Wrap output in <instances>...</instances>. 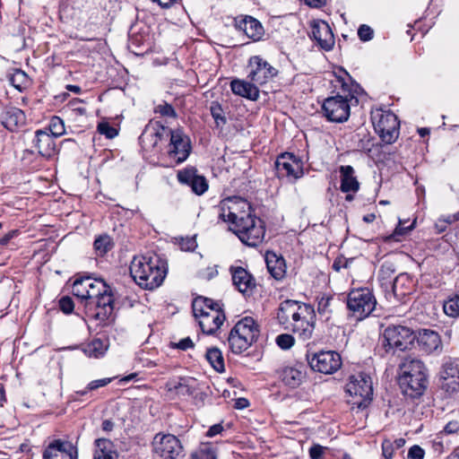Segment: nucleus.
Segmentation results:
<instances>
[{
  "instance_id": "4be33fe9",
  "label": "nucleus",
  "mask_w": 459,
  "mask_h": 459,
  "mask_svg": "<svg viewBox=\"0 0 459 459\" xmlns=\"http://www.w3.org/2000/svg\"><path fill=\"white\" fill-rule=\"evenodd\" d=\"M235 27L245 35L257 41L262 39L264 30L261 22L255 18L249 15H240L235 18Z\"/></svg>"
},
{
  "instance_id": "8fccbe9b",
  "label": "nucleus",
  "mask_w": 459,
  "mask_h": 459,
  "mask_svg": "<svg viewBox=\"0 0 459 459\" xmlns=\"http://www.w3.org/2000/svg\"><path fill=\"white\" fill-rule=\"evenodd\" d=\"M98 132L105 135L108 139H113L118 134V131L108 122H101L98 125Z\"/></svg>"
},
{
  "instance_id": "c03bdc74",
  "label": "nucleus",
  "mask_w": 459,
  "mask_h": 459,
  "mask_svg": "<svg viewBox=\"0 0 459 459\" xmlns=\"http://www.w3.org/2000/svg\"><path fill=\"white\" fill-rule=\"evenodd\" d=\"M94 250L100 256L104 255L112 247V241L109 236L102 235L98 237L93 243Z\"/></svg>"
},
{
  "instance_id": "dca6fc26",
  "label": "nucleus",
  "mask_w": 459,
  "mask_h": 459,
  "mask_svg": "<svg viewBox=\"0 0 459 459\" xmlns=\"http://www.w3.org/2000/svg\"><path fill=\"white\" fill-rule=\"evenodd\" d=\"M248 68L247 79L253 82L257 87L266 83L278 73L276 68L259 56L250 57Z\"/></svg>"
},
{
  "instance_id": "680f3d73",
  "label": "nucleus",
  "mask_w": 459,
  "mask_h": 459,
  "mask_svg": "<svg viewBox=\"0 0 459 459\" xmlns=\"http://www.w3.org/2000/svg\"><path fill=\"white\" fill-rule=\"evenodd\" d=\"M412 228H413V223H411L409 227H403V223H402V221L400 220L397 227L395 228L393 235L390 238H395L396 240H398L396 238L397 236H402V235L406 234Z\"/></svg>"
},
{
  "instance_id": "052dcab7",
  "label": "nucleus",
  "mask_w": 459,
  "mask_h": 459,
  "mask_svg": "<svg viewBox=\"0 0 459 459\" xmlns=\"http://www.w3.org/2000/svg\"><path fill=\"white\" fill-rule=\"evenodd\" d=\"M383 455L386 459H391L394 451V443L390 440H384L382 444Z\"/></svg>"
},
{
  "instance_id": "3c124183",
  "label": "nucleus",
  "mask_w": 459,
  "mask_h": 459,
  "mask_svg": "<svg viewBox=\"0 0 459 459\" xmlns=\"http://www.w3.org/2000/svg\"><path fill=\"white\" fill-rule=\"evenodd\" d=\"M277 345L282 350L290 349L295 342V340L292 335L289 333H281L276 337Z\"/></svg>"
},
{
  "instance_id": "423d86ee",
  "label": "nucleus",
  "mask_w": 459,
  "mask_h": 459,
  "mask_svg": "<svg viewBox=\"0 0 459 459\" xmlns=\"http://www.w3.org/2000/svg\"><path fill=\"white\" fill-rule=\"evenodd\" d=\"M259 335L258 326L252 317L239 320L230 330L228 343L233 353L240 354L247 351Z\"/></svg>"
},
{
  "instance_id": "cd10ccee",
  "label": "nucleus",
  "mask_w": 459,
  "mask_h": 459,
  "mask_svg": "<svg viewBox=\"0 0 459 459\" xmlns=\"http://www.w3.org/2000/svg\"><path fill=\"white\" fill-rule=\"evenodd\" d=\"M33 143L39 153L46 158H50L56 153V143L54 137L47 130H37Z\"/></svg>"
},
{
  "instance_id": "ddd939ff",
  "label": "nucleus",
  "mask_w": 459,
  "mask_h": 459,
  "mask_svg": "<svg viewBox=\"0 0 459 459\" xmlns=\"http://www.w3.org/2000/svg\"><path fill=\"white\" fill-rule=\"evenodd\" d=\"M152 446L154 455L162 459H178L183 455L180 440L171 434H157Z\"/></svg>"
},
{
  "instance_id": "c9c22d12",
  "label": "nucleus",
  "mask_w": 459,
  "mask_h": 459,
  "mask_svg": "<svg viewBox=\"0 0 459 459\" xmlns=\"http://www.w3.org/2000/svg\"><path fill=\"white\" fill-rule=\"evenodd\" d=\"M94 459H117V454L112 450V444L109 440H96Z\"/></svg>"
},
{
  "instance_id": "bf43d9fd",
  "label": "nucleus",
  "mask_w": 459,
  "mask_h": 459,
  "mask_svg": "<svg viewBox=\"0 0 459 459\" xmlns=\"http://www.w3.org/2000/svg\"><path fill=\"white\" fill-rule=\"evenodd\" d=\"M325 447L320 445H314L309 448V456L311 459H322Z\"/></svg>"
},
{
  "instance_id": "b1692460",
  "label": "nucleus",
  "mask_w": 459,
  "mask_h": 459,
  "mask_svg": "<svg viewBox=\"0 0 459 459\" xmlns=\"http://www.w3.org/2000/svg\"><path fill=\"white\" fill-rule=\"evenodd\" d=\"M230 273L232 282L239 292L247 295L252 293L255 287V281L246 269L240 266H232L230 267Z\"/></svg>"
},
{
  "instance_id": "6e6d98bb",
  "label": "nucleus",
  "mask_w": 459,
  "mask_h": 459,
  "mask_svg": "<svg viewBox=\"0 0 459 459\" xmlns=\"http://www.w3.org/2000/svg\"><path fill=\"white\" fill-rule=\"evenodd\" d=\"M59 307H60V309L65 314H70L74 310V304L73 299L70 297H63L59 300Z\"/></svg>"
},
{
  "instance_id": "aec40b11",
  "label": "nucleus",
  "mask_w": 459,
  "mask_h": 459,
  "mask_svg": "<svg viewBox=\"0 0 459 459\" xmlns=\"http://www.w3.org/2000/svg\"><path fill=\"white\" fill-rule=\"evenodd\" d=\"M165 387L169 398L181 400L192 396L195 389V380L186 377L169 379Z\"/></svg>"
},
{
  "instance_id": "774afa93",
  "label": "nucleus",
  "mask_w": 459,
  "mask_h": 459,
  "mask_svg": "<svg viewBox=\"0 0 459 459\" xmlns=\"http://www.w3.org/2000/svg\"><path fill=\"white\" fill-rule=\"evenodd\" d=\"M18 230H11L0 238L1 245H7L9 241L18 235Z\"/></svg>"
},
{
  "instance_id": "2eb2a0df",
  "label": "nucleus",
  "mask_w": 459,
  "mask_h": 459,
  "mask_svg": "<svg viewBox=\"0 0 459 459\" xmlns=\"http://www.w3.org/2000/svg\"><path fill=\"white\" fill-rule=\"evenodd\" d=\"M275 169L279 178H286L291 182H295L304 174L302 161L289 152L282 153L277 158Z\"/></svg>"
},
{
  "instance_id": "1a4fd4ad",
  "label": "nucleus",
  "mask_w": 459,
  "mask_h": 459,
  "mask_svg": "<svg viewBox=\"0 0 459 459\" xmlns=\"http://www.w3.org/2000/svg\"><path fill=\"white\" fill-rule=\"evenodd\" d=\"M377 299L368 288L355 289L347 297V307L351 316L358 321L368 317L375 309Z\"/></svg>"
},
{
  "instance_id": "c756f323",
  "label": "nucleus",
  "mask_w": 459,
  "mask_h": 459,
  "mask_svg": "<svg viewBox=\"0 0 459 459\" xmlns=\"http://www.w3.org/2000/svg\"><path fill=\"white\" fill-rule=\"evenodd\" d=\"M230 88L234 94L256 100L259 97L258 87L250 80L235 79L230 82Z\"/></svg>"
},
{
  "instance_id": "6ab92c4d",
  "label": "nucleus",
  "mask_w": 459,
  "mask_h": 459,
  "mask_svg": "<svg viewBox=\"0 0 459 459\" xmlns=\"http://www.w3.org/2000/svg\"><path fill=\"white\" fill-rule=\"evenodd\" d=\"M169 128L164 126L160 122L151 121L144 128L139 137L141 144L147 149L156 148L158 143L168 140Z\"/></svg>"
},
{
  "instance_id": "412c9836",
  "label": "nucleus",
  "mask_w": 459,
  "mask_h": 459,
  "mask_svg": "<svg viewBox=\"0 0 459 459\" xmlns=\"http://www.w3.org/2000/svg\"><path fill=\"white\" fill-rule=\"evenodd\" d=\"M43 458L77 459V449L71 442L56 439L51 442L45 449Z\"/></svg>"
},
{
  "instance_id": "4d7b16f0",
  "label": "nucleus",
  "mask_w": 459,
  "mask_h": 459,
  "mask_svg": "<svg viewBox=\"0 0 459 459\" xmlns=\"http://www.w3.org/2000/svg\"><path fill=\"white\" fill-rule=\"evenodd\" d=\"M113 380L112 377H105L101 379L92 380L87 385V390H96L100 387L108 385Z\"/></svg>"
},
{
  "instance_id": "49530a36",
  "label": "nucleus",
  "mask_w": 459,
  "mask_h": 459,
  "mask_svg": "<svg viewBox=\"0 0 459 459\" xmlns=\"http://www.w3.org/2000/svg\"><path fill=\"white\" fill-rule=\"evenodd\" d=\"M48 130L53 137H59L65 133V123L58 117H53L48 125Z\"/></svg>"
},
{
  "instance_id": "ea45409f",
  "label": "nucleus",
  "mask_w": 459,
  "mask_h": 459,
  "mask_svg": "<svg viewBox=\"0 0 459 459\" xmlns=\"http://www.w3.org/2000/svg\"><path fill=\"white\" fill-rule=\"evenodd\" d=\"M90 281L91 277L75 280L72 287L73 294L75 297L87 301V298L89 297Z\"/></svg>"
},
{
  "instance_id": "5fc2aeb1",
  "label": "nucleus",
  "mask_w": 459,
  "mask_h": 459,
  "mask_svg": "<svg viewBox=\"0 0 459 459\" xmlns=\"http://www.w3.org/2000/svg\"><path fill=\"white\" fill-rule=\"evenodd\" d=\"M179 247L184 251H193L197 247V243L195 237H187L182 238L179 242Z\"/></svg>"
},
{
  "instance_id": "0e129e2a",
  "label": "nucleus",
  "mask_w": 459,
  "mask_h": 459,
  "mask_svg": "<svg viewBox=\"0 0 459 459\" xmlns=\"http://www.w3.org/2000/svg\"><path fill=\"white\" fill-rule=\"evenodd\" d=\"M175 347L182 351H186L187 349L194 347V342L190 337H186L176 343Z\"/></svg>"
},
{
  "instance_id": "39448f33",
  "label": "nucleus",
  "mask_w": 459,
  "mask_h": 459,
  "mask_svg": "<svg viewBox=\"0 0 459 459\" xmlns=\"http://www.w3.org/2000/svg\"><path fill=\"white\" fill-rule=\"evenodd\" d=\"M192 308L204 333H214L225 320L221 305L211 299L195 298L192 303Z\"/></svg>"
},
{
  "instance_id": "7ed1b4c3",
  "label": "nucleus",
  "mask_w": 459,
  "mask_h": 459,
  "mask_svg": "<svg viewBox=\"0 0 459 459\" xmlns=\"http://www.w3.org/2000/svg\"><path fill=\"white\" fill-rule=\"evenodd\" d=\"M129 269L132 278L140 287L154 290L162 284L168 266L165 260L153 254L134 256Z\"/></svg>"
},
{
  "instance_id": "f8f14e48",
  "label": "nucleus",
  "mask_w": 459,
  "mask_h": 459,
  "mask_svg": "<svg viewBox=\"0 0 459 459\" xmlns=\"http://www.w3.org/2000/svg\"><path fill=\"white\" fill-rule=\"evenodd\" d=\"M169 143L167 155L176 164L184 162L191 152V142L187 135L180 129L172 130L169 128L168 134Z\"/></svg>"
},
{
  "instance_id": "6e6552de",
  "label": "nucleus",
  "mask_w": 459,
  "mask_h": 459,
  "mask_svg": "<svg viewBox=\"0 0 459 459\" xmlns=\"http://www.w3.org/2000/svg\"><path fill=\"white\" fill-rule=\"evenodd\" d=\"M350 395L348 403L358 408L367 407L373 397L371 377L365 373H359L349 377L345 387Z\"/></svg>"
},
{
  "instance_id": "9b49d317",
  "label": "nucleus",
  "mask_w": 459,
  "mask_h": 459,
  "mask_svg": "<svg viewBox=\"0 0 459 459\" xmlns=\"http://www.w3.org/2000/svg\"><path fill=\"white\" fill-rule=\"evenodd\" d=\"M383 345L385 351H404L412 344L415 336L413 332L406 326L390 325L383 333Z\"/></svg>"
},
{
  "instance_id": "e433bc0d",
  "label": "nucleus",
  "mask_w": 459,
  "mask_h": 459,
  "mask_svg": "<svg viewBox=\"0 0 459 459\" xmlns=\"http://www.w3.org/2000/svg\"><path fill=\"white\" fill-rule=\"evenodd\" d=\"M108 288L109 287L104 282V281L91 278L89 297L87 298L85 306L91 310L92 301L100 297L104 291H108Z\"/></svg>"
},
{
  "instance_id": "473e14b6",
  "label": "nucleus",
  "mask_w": 459,
  "mask_h": 459,
  "mask_svg": "<svg viewBox=\"0 0 459 459\" xmlns=\"http://www.w3.org/2000/svg\"><path fill=\"white\" fill-rule=\"evenodd\" d=\"M341 190L343 193L357 192L359 190V182L354 176V169L350 166H341Z\"/></svg>"
},
{
  "instance_id": "a18cd8bd",
  "label": "nucleus",
  "mask_w": 459,
  "mask_h": 459,
  "mask_svg": "<svg viewBox=\"0 0 459 459\" xmlns=\"http://www.w3.org/2000/svg\"><path fill=\"white\" fill-rule=\"evenodd\" d=\"M395 271L396 268L393 262H384L378 272V278L382 281V284H385V281H389Z\"/></svg>"
},
{
  "instance_id": "f257e3e1",
  "label": "nucleus",
  "mask_w": 459,
  "mask_h": 459,
  "mask_svg": "<svg viewBox=\"0 0 459 459\" xmlns=\"http://www.w3.org/2000/svg\"><path fill=\"white\" fill-rule=\"evenodd\" d=\"M335 78L334 87L338 89L337 94L325 99L322 109L329 121L342 123L348 120L351 105L353 102L358 104L357 97L363 90L344 70H340V74H336Z\"/></svg>"
},
{
  "instance_id": "9d476101",
  "label": "nucleus",
  "mask_w": 459,
  "mask_h": 459,
  "mask_svg": "<svg viewBox=\"0 0 459 459\" xmlns=\"http://www.w3.org/2000/svg\"><path fill=\"white\" fill-rule=\"evenodd\" d=\"M375 131L381 140L391 144L399 136V121L397 117L390 111L377 110L372 116Z\"/></svg>"
},
{
  "instance_id": "69168bd1",
  "label": "nucleus",
  "mask_w": 459,
  "mask_h": 459,
  "mask_svg": "<svg viewBox=\"0 0 459 459\" xmlns=\"http://www.w3.org/2000/svg\"><path fill=\"white\" fill-rule=\"evenodd\" d=\"M223 431V427L221 424H214L210 427V429L206 432V436L209 437H215L216 435L221 434Z\"/></svg>"
},
{
  "instance_id": "20e7f679",
  "label": "nucleus",
  "mask_w": 459,
  "mask_h": 459,
  "mask_svg": "<svg viewBox=\"0 0 459 459\" xmlns=\"http://www.w3.org/2000/svg\"><path fill=\"white\" fill-rule=\"evenodd\" d=\"M427 368L415 358H405L400 365L399 385L403 394L415 398L420 396L427 387Z\"/></svg>"
},
{
  "instance_id": "09e8293b",
  "label": "nucleus",
  "mask_w": 459,
  "mask_h": 459,
  "mask_svg": "<svg viewBox=\"0 0 459 459\" xmlns=\"http://www.w3.org/2000/svg\"><path fill=\"white\" fill-rule=\"evenodd\" d=\"M154 112L165 117L175 118L177 117V113L174 108L167 102L157 105L154 108Z\"/></svg>"
},
{
  "instance_id": "72a5a7b5",
  "label": "nucleus",
  "mask_w": 459,
  "mask_h": 459,
  "mask_svg": "<svg viewBox=\"0 0 459 459\" xmlns=\"http://www.w3.org/2000/svg\"><path fill=\"white\" fill-rule=\"evenodd\" d=\"M411 281L407 273H400L392 281V290L397 299H402L411 291Z\"/></svg>"
},
{
  "instance_id": "4468645a",
  "label": "nucleus",
  "mask_w": 459,
  "mask_h": 459,
  "mask_svg": "<svg viewBox=\"0 0 459 459\" xmlns=\"http://www.w3.org/2000/svg\"><path fill=\"white\" fill-rule=\"evenodd\" d=\"M308 364L314 371L330 375L336 372L342 366L341 355L333 351H321L307 358Z\"/></svg>"
},
{
  "instance_id": "393cba45",
  "label": "nucleus",
  "mask_w": 459,
  "mask_h": 459,
  "mask_svg": "<svg viewBox=\"0 0 459 459\" xmlns=\"http://www.w3.org/2000/svg\"><path fill=\"white\" fill-rule=\"evenodd\" d=\"M24 112L15 107L5 108L0 117L1 125L11 132L19 130L25 125Z\"/></svg>"
},
{
  "instance_id": "79ce46f5",
  "label": "nucleus",
  "mask_w": 459,
  "mask_h": 459,
  "mask_svg": "<svg viewBox=\"0 0 459 459\" xmlns=\"http://www.w3.org/2000/svg\"><path fill=\"white\" fill-rule=\"evenodd\" d=\"M443 310L450 317L459 316V291L451 295L444 302Z\"/></svg>"
},
{
  "instance_id": "a878e982",
  "label": "nucleus",
  "mask_w": 459,
  "mask_h": 459,
  "mask_svg": "<svg viewBox=\"0 0 459 459\" xmlns=\"http://www.w3.org/2000/svg\"><path fill=\"white\" fill-rule=\"evenodd\" d=\"M113 303L114 299L108 288V291H104L92 301L91 308L94 307L95 311L91 313V316L100 321L108 319L113 312Z\"/></svg>"
},
{
  "instance_id": "603ef678",
  "label": "nucleus",
  "mask_w": 459,
  "mask_h": 459,
  "mask_svg": "<svg viewBox=\"0 0 459 459\" xmlns=\"http://www.w3.org/2000/svg\"><path fill=\"white\" fill-rule=\"evenodd\" d=\"M230 203H231V201L228 200V198H226V199L222 200L218 206L219 217L223 221L230 222V204H231Z\"/></svg>"
},
{
  "instance_id": "c85d7f7f",
  "label": "nucleus",
  "mask_w": 459,
  "mask_h": 459,
  "mask_svg": "<svg viewBox=\"0 0 459 459\" xmlns=\"http://www.w3.org/2000/svg\"><path fill=\"white\" fill-rule=\"evenodd\" d=\"M420 349L428 354L440 352L442 342L437 333L431 330H423L418 339Z\"/></svg>"
},
{
  "instance_id": "58836bf2",
  "label": "nucleus",
  "mask_w": 459,
  "mask_h": 459,
  "mask_svg": "<svg viewBox=\"0 0 459 459\" xmlns=\"http://www.w3.org/2000/svg\"><path fill=\"white\" fill-rule=\"evenodd\" d=\"M191 459H217L215 447L210 444H201L190 455Z\"/></svg>"
},
{
  "instance_id": "5701e85b",
  "label": "nucleus",
  "mask_w": 459,
  "mask_h": 459,
  "mask_svg": "<svg viewBox=\"0 0 459 459\" xmlns=\"http://www.w3.org/2000/svg\"><path fill=\"white\" fill-rule=\"evenodd\" d=\"M178 178L179 182L188 185L192 191L198 195H203L208 189L206 178L204 176L197 175L195 169H186L179 171Z\"/></svg>"
},
{
  "instance_id": "e2e57ef3",
  "label": "nucleus",
  "mask_w": 459,
  "mask_h": 459,
  "mask_svg": "<svg viewBox=\"0 0 459 459\" xmlns=\"http://www.w3.org/2000/svg\"><path fill=\"white\" fill-rule=\"evenodd\" d=\"M444 432L447 435L459 433V422L457 420L447 422L444 427Z\"/></svg>"
},
{
  "instance_id": "f3484780",
  "label": "nucleus",
  "mask_w": 459,
  "mask_h": 459,
  "mask_svg": "<svg viewBox=\"0 0 459 459\" xmlns=\"http://www.w3.org/2000/svg\"><path fill=\"white\" fill-rule=\"evenodd\" d=\"M440 387L443 391L451 394L459 388V360L448 359L440 370Z\"/></svg>"
},
{
  "instance_id": "bb28decb",
  "label": "nucleus",
  "mask_w": 459,
  "mask_h": 459,
  "mask_svg": "<svg viewBox=\"0 0 459 459\" xmlns=\"http://www.w3.org/2000/svg\"><path fill=\"white\" fill-rule=\"evenodd\" d=\"M280 377L286 385L296 388L306 378V368L302 364L286 366L281 370Z\"/></svg>"
},
{
  "instance_id": "13d9d810",
  "label": "nucleus",
  "mask_w": 459,
  "mask_h": 459,
  "mask_svg": "<svg viewBox=\"0 0 459 459\" xmlns=\"http://www.w3.org/2000/svg\"><path fill=\"white\" fill-rule=\"evenodd\" d=\"M424 455V449L418 445L412 446L408 452V457L410 459H423Z\"/></svg>"
},
{
  "instance_id": "338daca9",
  "label": "nucleus",
  "mask_w": 459,
  "mask_h": 459,
  "mask_svg": "<svg viewBox=\"0 0 459 459\" xmlns=\"http://www.w3.org/2000/svg\"><path fill=\"white\" fill-rule=\"evenodd\" d=\"M81 102L82 101L80 100L76 99L70 102V106L72 107L74 112L82 116L86 114V108L81 106H77V104Z\"/></svg>"
},
{
  "instance_id": "7c9ffc66",
  "label": "nucleus",
  "mask_w": 459,
  "mask_h": 459,
  "mask_svg": "<svg viewBox=\"0 0 459 459\" xmlns=\"http://www.w3.org/2000/svg\"><path fill=\"white\" fill-rule=\"evenodd\" d=\"M228 200L231 201V204H230V228H235L238 222V221L240 218H246L248 212H250V205L246 200L238 196L229 197Z\"/></svg>"
},
{
  "instance_id": "a19ab883",
  "label": "nucleus",
  "mask_w": 459,
  "mask_h": 459,
  "mask_svg": "<svg viewBox=\"0 0 459 459\" xmlns=\"http://www.w3.org/2000/svg\"><path fill=\"white\" fill-rule=\"evenodd\" d=\"M317 313L325 320H328L333 313L332 301L333 297L322 295L317 297Z\"/></svg>"
},
{
  "instance_id": "de8ad7c7",
  "label": "nucleus",
  "mask_w": 459,
  "mask_h": 459,
  "mask_svg": "<svg viewBox=\"0 0 459 459\" xmlns=\"http://www.w3.org/2000/svg\"><path fill=\"white\" fill-rule=\"evenodd\" d=\"M210 110L217 126H221L226 124V118L223 116V110L219 103L212 102L211 104Z\"/></svg>"
},
{
  "instance_id": "a211bd4d",
  "label": "nucleus",
  "mask_w": 459,
  "mask_h": 459,
  "mask_svg": "<svg viewBox=\"0 0 459 459\" xmlns=\"http://www.w3.org/2000/svg\"><path fill=\"white\" fill-rule=\"evenodd\" d=\"M310 38L324 50L329 51L334 46V36L329 24L322 20H314L310 23Z\"/></svg>"
},
{
  "instance_id": "37998d69",
  "label": "nucleus",
  "mask_w": 459,
  "mask_h": 459,
  "mask_svg": "<svg viewBox=\"0 0 459 459\" xmlns=\"http://www.w3.org/2000/svg\"><path fill=\"white\" fill-rule=\"evenodd\" d=\"M10 83L19 91L26 87L29 83V77L27 74L21 69H15L9 74Z\"/></svg>"
},
{
  "instance_id": "4c0bfd02",
  "label": "nucleus",
  "mask_w": 459,
  "mask_h": 459,
  "mask_svg": "<svg viewBox=\"0 0 459 459\" xmlns=\"http://www.w3.org/2000/svg\"><path fill=\"white\" fill-rule=\"evenodd\" d=\"M206 359L217 372H223L225 370L224 359L219 349H208L206 351Z\"/></svg>"
},
{
  "instance_id": "864d4df0",
  "label": "nucleus",
  "mask_w": 459,
  "mask_h": 459,
  "mask_svg": "<svg viewBox=\"0 0 459 459\" xmlns=\"http://www.w3.org/2000/svg\"><path fill=\"white\" fill-rule=\"evenodd\" d=\"M358 36L361 41H369L374 37V30L366 24H362L359 27Z\"/></svg>"
},
{
  "instance_id": "2f4dec72",
  "label": "nucleus",
  "mask_w": 459,
  "mask_h": 459,
  "mask_svg": "<svg viewBox=\"0 0 459 459\" xmlns=\"http://www.w3.org/2000/svg\"><path fill=\"white\" fill-rule=\"evenodd\" d=\"M265 262L268 272L276 279L281 280L286 273V264L281 256H277L274 253L268 252L265 256Z\"/></svg>"
},
{
  "instance_id": "f704fd0d",
  "label": "nucleus",
  "mask_w": 459,
  "mask_h": 459,
  "mask_svg": "<svg viewBox=\"0 0 459 459\" xmlns=\"http://www.w3.org/2000/svg\"><path fill=\"white\" fill-rule=\"evenodd\" d=\"M108 347L107 340L96 338L85 345L83 352L90 358L98 359L106 353Z\"/></svg>"
},
{
  "instance_id": "f03ea898",
  "label": "nucleus",
  "mask_w": 459,
  "mask_h": 459,
  "mask_svg": "<svg viewBox=\"0 0 459 459\" xmlns=\"http://www.w3.org/2000/svg\"><path fill=\"white\" fill-rule=\"evenodd\" d=\"M277 321L284 330L292 332L302 341H307L315 329V308L307 303L286 299L279 306Z\"/></svg>"
},
{
  "instance_id": "0eeeda50",
  "label": "nucleus",
  "mask_w": 459,
  "mask_h": 459,
  "mask_svg": "<svg viewBox=\"0 0 459 459\" xmlns=\"http://www.w3.org/2000/svg\"><path fill=\"white\" fill-rule=\"evenodd\" d=\"M235 228L230 230L238 237L239 240L247 246L257 247L264 238V222L250 212L246 218H240Z\"/></svg>"
}]
</instances>
